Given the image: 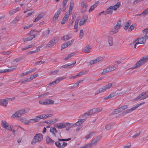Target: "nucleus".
I'll return each mask as SVG.
<instances>
[{
	"mask_svg": "<svg viewBox=\"0 0 148 148\" xmlns=\"http://www.w3.org/2000/svg\"><path fill=\"white\" fill-rule=\"evenodd\" d=\"M121 2H119L114 6H110L106 10L104 15L111 14L113 12V10H116L121 5Z\"/></svg>",
	"mask_w": 148,
	"mask_h": 148,
	"instance_id": "nucleus-1",
	"label": "nucleus"
},
{
	"mask_svg": "<svg viewBox=\"0 0 148 148\" xmlns=\"http://www.w3.org/2000/svg\"><path fill=\"white\" fill-rule=\"evenodd\" d=\"M148 55L143 57L134 66V68L139 67L141 65L145 64L148 60Z\"/></svg>",
	"mask_w": 148,
	"mask_h": 148,
	"instance_id": "nucleus-2",
	"label": "nucleus"
},
{
	"mask_svg": "<svg viewBox=\"0 0 148 148\" xmlns=\"http://www.w3.org/2000/svg\"><path fill=\"white\" fill-rule=\"evenodd\" d=\"M113 86L112 83H109L105 86H103L102 87L100 88L98 90L96 91L95 95H96L100 93L104 92L106 90L109 89Z\"/></svg>",
	"mask_w": 148,
	"mask_h": 148,
	"instance_id": "nucleus-3",
	"label": "nucleus"
},
{
	"mask_svg": "<svg viewBox=\"0 0 148 148\" xmlns=\"http://www.w3.org/2000/svg\"><path fill=\"white\" fill-rule=\"evenodd\" d=\"M43 139V136L42 134L39 133L36 134L34 137L31 144H35L36 143L41 142Z\"/></svg>",
	"mask_w": 148,
	"mask_h": 148,
	"instance_id": "nucleus-4",
	"label": "nucleus"
},
{
	"mask_svg": "<svg viewBox=\"0 0 148 148\" xmlns=\"http://www.w3.org/2000/svg\"><path fill=\"white\" fill-rule=\"evenodd\" d=\"M28 112V110H26L24 109H22L16 112L14 114L12 115V116L13 117H19L21 115L27 112Z\"/></svg>",
	"mask_w": 148,
	"mask_h": 148,
	"instance_id": "nucleus-5",
	"label": "nucleus"
},
{
	"mask_svg": "<svg viewBox=\"0 0 148 148\" xmlns=\"http://www.w3.org/2000/svg\"><path fill=\"white\" fill-rule=\"evenodd\" d=\"M58 41V38L57 37H54L47 45L45 48L48 49L54 45Z\"/></svg>",
	"mask_w": 148,
	"mask_h": 148,
	"instance_id": "nucleus-6",
	"label": "nucleus"
},
{
	"mask_svg": "<svg viewBox=\"0 0 148 148\" xmlns=\"http://www.w3.org/2000/svg\"><path fill=\"white\" fill-rule=\"evenodd\" d=\"M145 103V102H142V103H139L137 105H136L135 106L133 107L131 109H128L126 111L123 112L122 113V115H124L125 114H126L129 113L130 112L133 111L135 110L136 108H137L138 107H139L140 106L144 104Z\"/></svg>",
	"mask_w": 148,
	"mask_h": 148,
	"instance_id": "nucleus-7",
	"label": "nucleus"
},
{
	"mask_svg": "<svg viewBox=\"0 0 148 148\" xmlns=\"http://www.w3.org/2000/svg\"><path fill=\"white\" fill-rule=\"evenodd\" d=\"M145 103V102H142V103H139L137 105H136L135 106L133 107L131 109H128L126 111L123 112L122 113V115H124L125 114H126L129 113L130 112L133 111L135 110L136 108H137L138 107H139L140 106L144 104Z\"/></svg>",
	"mask_w": 148,
	"mask_h": 148,
	"instance_id": "nucleus-8",
	"label": "nucleus"
},
{
	"mask_svg": "<svg viewBox=\"0 0 148 148\" xmlns=\"http://www.w3.org/2000/svg\"><path fill=\"white\" fill-rule=\"evenodd\" d=\"M1 125L4 128L10 131L12 130V128L11 126L5 121L2 120L1 121Z\"/></svg>",
	"mask_w": 148,
	"mask_h": 148,
	"instance_id": "nucleus-9",
	"label": "nucleus"
},
{
	"mask_svg": "<svg viewBox=\"0 0 148 148\" xmlns=\"http://www.w3.org/2000/svg\"><path fill=\"white\" fill-rule=\"evenodd\" d=\"M55 127L58 129H61L65 127L66 125L70 126V124L69 123H58L55 125Z\"/></svg>",
	"mask_w": 148,
	"mask_h": 148,
	"instance_id": "nucleus-10",
	"label": "nucleus"
},
{
	"mask_svg": "<svg viewBox=\"0 0 148 148\" xmlns=\"http://www.w3.org/2000/svg\"><path fill=\"white\" fill-rule=\"evenodd\" d=\"M91 111L89 110L84 114L80 115V117L82 118V119L84 120L85 121H86L89 116L92 115Z\"/></svg>",
	"mask_w": 148,
	"mask_h": 148,
	"instance_id": "nucleus-11",
	"label": "nucleus"
},
{
	"mask_svg": "<svg viewBox=\"0 0 148 148\" xmlns=\"http://www.w3.org/2000/svg\"><path fill=\"white\" fill-rule=\"evenodd\" d=\"M147 39L145 38L144 36L140 38H137L134 41L133 43H134L137 41L139 44H144L146 40Z\"/></svg>",
	"mask_w": 148,
	"mask_h": 148,
	"instance_id": "nucleus-12",
	"label": "nucleus"
},
{
	"mask_svg": "<svg viewBox=\"0 0 148 148\" xmlns=\"http://www.w3.org/2000/svg\"><path fill=\"white\" fill-rule=\"evenodd\" d=\"M55 144L56 146L59 148H64L67 145V143L65 142H63L62 145H61L59 141L56 142Z\"/></svg>",
	"mask_w": 148,
	"mask_h": 148,
	"instance_id": "nucleus-13",
	"label": "nucleus"
},
{
	"mask_svg": "<svg viewBox=\"0 0 148 148\" xmlns=\"http://www.w3.org/2000/svg\"><path fill=\"white\" fill-rule=\"evenodd\" d=\"M71 14L69 12H66L62 21L61 22L62 24H64L66 21L68 19L69 15Z\"/></svg>",
	"mask_w": 148,
	"mask_h": 148,
	"instance_id": "nucleus-14",
	"label": "nucleus"
},
{
	"mask_svg": "<svg viewBox=\"0 0 148 148\" xmlns=\"http://www.w3.org/2000/svg\"><path fill=\"white\" fill-rule=\"evenodd\" d=\"M88 6L87 3L84 0H81L79 1V6L86 9Z\"/></svg>",
	"mask_w": 148,
	"mask_h": 148,
	"instance_id": "nucleus-15",
	"label": "nucleus"
},
{
	"mask_svg": "<svg viewBox=\"0 0 148 148\" xmlns=\"http://www.w3.org/2000/svg\"><path fill=\"white\" fill-rule=\"evenodd\" d=\"M61 12V9H59L55 12L54 16L53 17V20L56 21L58 19Z\"/></svg>",
	"mask_w": 148,
	"mask_h": 148,
	"instance_id": "nucleus-16",
	"label": "nucleus"
},
{
	"mask_svg": "<svg viewBox=\"0 0 148 148\" xmlns=\"http://www.w3.org/2000/svg\"><path fill=\"white\" fill-rule=\"evenodd\" d=\"M45 15V14L44 12H41L35 18L34 20V22L38 21L39 20L42 18Z\"/></svg>",
	"mask_w": 148,
	"mask_h": 148,
	"instance_id": "nucleus-17",
	"label": "nucleus"
},
{
	"mask_svg": "<svg viewBox=\"0 0 148 148\" xmlns=\"http://www.w3.org/2000/svg\"><path fill=\"white\" fill-rule=\"evenodd\" d=\"M88 19V16L87 15L83 16L82 18L81 19L79 23V25L80 26L84 25Z\"/></svg>",
	"mask_w": 148,
	"mask_h": 148,
	"instance_id": "nucleus-18",
	"label": "nucleus"
},
{
	"mask_svg": "<svg viewBox=\"0 0 148 148\" xmlns=\"http://www.w3.org/2000/svg\"><path fill=\"white\" fill-rule=\"evenodd\" d=\"M102 109L101 108H94L90 110V111H91V112L92 113V115L94 114L97 113L99 112H101Z\"/></svg>",
	"mask_w": 148,
	"mask_h": 148,
	"instance_id": "nucleus-19",
	"label": "nucleus"
},
{
	"mask_svg": "<svg viewBox=\"0 0 148 148\" xmlns=\"http://www.w3.org/2000/svg\"><path fill=\"white\" fill-rule=\"evenodd\" d=\"M66 77H60L58 79H57L56 80L53 81L52 82L50 83L49 84V86H51L53 84H55L58 83H59L60 81H62L64 79H66Z\"/></svg>",
	"mask_w": 148,
	"mask_h": 148,
	"instance_id": "nucleus-20",
	"label": "nucleus"
},
{
	"mask_svg": "<svg viewBox=\"0 0 148 148\" xmlns=\"http://www.w3.org/2000/svg\"><path fill=\"white\" fill-rule=\"evenodd\" d=\"M76 61H75L72 64L68 63V64H66L65 65L61 66L60 67L61 68H63L64 69L73 67L74 66V65L76 64Z\"/></svg>",
	"mask_w": 148,
	"mask_h": 148,
	"instance_id": "nucleus-21",
	"label": "nucleus"
},
{
	"mask_svg": "<svg viewBox=\"0 0 148 148\" xmlns=\"http://www.w3.org/2000/svg\"><path fill=\"white\" fill-rule=\"evenodd\" d=\"M91 49L89 45H88L82 49V51L85 53H89Z\"/></svg>",
	"mask_w": 148,
	"mask_h": 148,
	"instance_id": "nucleus-22",
	"label": "nucleus"
},
{
	"mask_svg": "<svg viewBox=\"0 0 148 148\" xmlns=\"http://www.w3.org/2000/svg\"><path fill=\"white\" fill-rule=\"evenodd\" d=\"M16 68V66H13L11 68L9 69H6L3 70H0V73H3L7 72L13 71Z\"/></svg>",
	"mask_w": 148,
	"mask_h": 148,
	"instance_id": "nucleus-23",
	"label": "nucleus"
},
{
	"mask_svg": "<svg viewBox=\"0 0 148 148\" xmlns=\"http://www.w3.org/2000/svg\"><path fill=\"white\" fill-rule=\"evenodd\" d=\"M85 122V120L82 119H78V121L74 123L73 126H79Z\"/></svg>",
	"mask_w": 148,
	"mask_h": 148,
	"instance_id": "nucleus-24",
	"label": "nucleus"
},
{
	"mask_svg": "<svg viewBox=\"0 0 148 148\" xmlns=\"http://www.w3.org/2000/svg\"><path fill=\"white\" fill-rule=\"evenodd\" d=\"M53 116V114L51 113H50L47 114H43L40 115L41 119H45L50 117H51Z\"/></svg>",
	"mask_w": 148,
	"mask_h": 148,
	"instance_id": "nucleus-25",
	"label": "nucleus"
},
{
	"mask_svg": "<svg viewBox=\"0 0 148 148\" xmlns=\"http://www.w3.org/2000/svg\"><path fill=\"white\" fill-rule=\"evenodd\" d=\"M99 1H97L93 5H92L90 8L89 9L88 12H91L95 8L97 7V5H98Z\"/></svg>",
	"mask_w": 148,
	"mask_h": 148,
	"instance_id": "nucleus-26",
	"label": "nucleus"
},
{
	"mask_svg": "<svg viewBox=\"0 0 148 148\" xmlns=\"http://www.w3.org/2000/svg\"><path fill=\"white\" fill-rule=\"evenodd\" d=\"M8 103L7 101L5 99H0V105L6 107Z\"/></svg>",
	"mask_w": 148,
	"mask_h": 148,
	"instance_id": "nucleus-27",
	"label": "nucleus"
},
{
	"mask_svg": "<svg viewBox=\"0 0 148 148\" xmlns=\"http://www.w3.org/2000/svg\"><path fill=\"white\" fill-rule=\"evenodd\" d=\"M101 138V136H97L91 142L94 145H96L99 141Z\"/></svg>",
	"mask_w": 148,
	"mask_h": 148,
	"instance_id": "nucleus-28",
	"label": "nucleus"
},
{
	"mask_svg": "<svg viewBox=\"0 0 148 148\" xmlns=\"http://www.w3.org/2000/svg\"><path fill=\"white\" fill-rule=\"evenodd\" d=\"M72 36V34H68L64 36L63 38H62V40H68L70 38H71Z\"/></svg>",
	"mask_w": 148,
	"mask_h": 148,
	"instance_id": "nucleus-29",
	"label": "nucleus"
},
{
	"mask_svg": "<svg viewBox=\"0 0 148 148\" xmlns=\"http://www.w3.org/2000/svg\"><path fill=\"white\" fill-rule=\"evenodd\" d=\"M45 105L52 104L54 103V101L51 99H47L45 100Z\"/></svg>",
	"mask_w": 148,
	"mask_h": 148,
	"instance_id": "nucleus-30",
	"label": "nucleus"
},
{
	"mask_svg": "<svg viewBox=\"0 0 148 148\" xmlns=\"http://www.w3.org/2000/svg\"><path fill=\"white\" fill-rule=\"evenodd\" d=\"M50 132L52 133L54 136H56V133H57V131L55 127H51L50 128Z\"/></svg>",
	"mask_w": 148,
	"mask_h": 148,
	"instance_id": "nucleus-31",
	"label": "nucleus"
},
{
	"mask_svg": "<svg viewBox=\"0 0 148 148\" xmlns=\"http://www.w3.org/2000/svg\"><path fill=\"white\" fill-rule=\"evenodd\" d=\"M121 22L120 21H119V22L117 23L116 25L114 26V29L116 30H118V29L121 27Z\"/></svg>",
	"mask_w": 148,
	"mask_h": 148,
	"instance_id": "nucleus-32",
	"label": "nucleus"
},
{
	"mask_svg": "<svg viewBox=\"0 0 148 148\" xmlns=\"http://www.w3.org/2000/svg\"><path fill=\"white\" fill-rule=\"evenodd\" d=\"M20 19V18L17 16L11 22V24L12 25L16 24Z\"/></svg>",
	"mask_w": 148,
	"mask_h": 148,
	"instance_id": "nucleus-33",
	"label": "nucleus"
},
{
	"mask_svg": "<svg viewBox=\"0 0 148 148\" xmlns=\"http://www.w3.org/2000/svg\"><path fill=\"white\" fill-rule=\"evenodd\" d=\"M32 119L33 123H34L39 121L41 118L40 115H39L36 116L35 118Z\"/></svg>",
	"mask_w": 148,
	"mask_h": 148,
	"instance_id": "nucleus-34",
	"label": "nucleus"
},
{
	"mask_svg": "<svg viewBox=\"0 0 148 148\" xmlns=\"http://www.w3.org/2000/svg\"><path fill=\"white\" fill-rule=\"evenodd\" d=\"M143 32L146 38H148V28L143 30Z\"/></svg>",
	"mask_w": 148,
	"mask_h": 148,
	"instance_id": "nucleus-35",
	"label": "nucleus"
},
{
	"mask_svg": "<svg viewBox=\"0 0 148 148\" xmlns=\"http://www.w3.org/2000/svg\"><path fill=\"white\" fill-rule=\"evenodd\" d=\"M108 42L109 45L111 46L113 44V38L111 36H108Z\"/></svg>",
	"mask_w": 148,
	"mask_h": 148,
	"instance_id": "nucleus-36",
	"label": "nucleus"
},
{
	"mask_svg": "<svg viewBox=\"0 0 148 148\" xmlns=\"http://www.w3.org/2000/svg\"><path fill=\"white\" fill-rule=\"evenodd\" d=\"M131 24V21L130 20L128 21L125 25V26L124 27V29H125V30H127L128 29L129 26Z\"/></svg>",
	"mask_w": 148,
	"mask_h": 148,
	"instance_id": "nucleus-37",
	"label": "nucleus"
},
{
	"mask_svg": "<svg viewBox=\"0 0 148 148\" xmlns=\"http://www.w3.org/2000/svg\"><path fill=\"white\" fill-rule=\"evenodd\" d=\"M58 121L56 119H54L51 120H48L47 121V123L52 124L57 122Z\"/></svg>",
	"mask_w": 148,
	"mask_h": 148,
	"instance_id": "nucleus-38",
	"label": "nucleus"
},
{
	"mask_svg": "<svg viewBox=\"0 0 148 148\" xmlns=\"http://www.w3.org/2000/svg\"><path fill=\"white\" fill-rule=\"evenodd\" d=\"M78 21L76 20L75 21V24L74 26V31L76 32L78 31Z\"/></svg>",
	"mask_w": 148,
	"mask_h": 148,
	"instance_id": "nucleus-39",
	"label": "nucleus"
},
{
	"mask_svg": "<svg viewBox=\"0 0 148 148\" xmlns=\"http://www.w3.org/2000/svg\"><path fill=\"white\" fill-rule=\"evenodd\" d=\"M46 141L47 143L49 144L53 143L54 142V141L49 137H47L46 138Z\"/></svg>",
	"mask_w": 148,
	"mask_h": 148,
	"instance_id": "nucleus-40",
	"label": "nucleus"
},
{
	"mask_svg": "<svg viewBox=\"0 0 148 148\" xmlns=\"http://www.w3.org/2000/svg\"><path fill=\"white\" fill-rule=\"evenodd\" d=\"M74 6V4L73 3H71L70 7L69 8V10L68 12H69L70 14H71L72 10Z\"/></svg>",
	"mask_w": 148,
	"mask_h": 148,
	"instance_id": "nucleus-41",
	"label": "nucleus"
},
{
	"mask_svg": "<svg viewBox=\"0 0 148 148\" xmlns=\"http://www.w3.org/2000/svg\"><path fill=\"white\" fill-rule=\"evenodd\" d=\"M87 72L86 71H85V70L83 71H82L78 73L76 75V76H77V77H80V76L85 74Z\"/></svg>",
	"mask_w": 148,
	"mask_h": 148,
	"instance_id": "nucleus-42",
	"label": "nucleus"
},
{
	"mask_svg": "<svg viewBox=\"0 0 148 148\" xmlns=\"http://www.w3.org/2000/svg\"><path fill=\"white\" fill-rule=\"evenodd\" d=\"M93 144L92 142L84 146L85 148H91L93 145Z\"/></svg>",
	"mask_w": 148,
	"mask_h": 148,
	"instance_id": "nucleus-43",
	"label": "nucleus"
},
{
	"mask_svg": "<svg viewBox=\"0 0 148 148\" xmlns=\"http://www.w3.org/2000/svg\"><path fill=\"white\" fill-rule=\"evenodd\" d=\"M119 31V30L115 29H112L110 30L109 33L111 34H113L116 33Z\"/></svg>",
	"mask_w": 148,
	"mask_h": 148,
	"instance_id": "nucleus-44",
	"label": "nucleus"
},
{
	"mask_svg": "<svg viewBox=\"0 0 148 148\" xmlns=\"http://www.w3.org/2000/svg\"><path fill=\"white\" fill-rule=\"evenodd\" d=\"M84 33L83 29L80 30L79 38V40L81 39L84 36Z\"/></svg>",
	"mask_w": 148,
	"mask_h": 148,
	"instance_id": "nucleus-45",
	"label": "nucleus"
},
{
	"mask_svg": "<svg viewBox=\"0 0 148 148\" xmlns=\"http://www.w3.org/2000/svg\"><path fill=\"white\" fill-rule=\"evenodd\" d=\"M20 120L21 121L24 123L25 125H27V123H28V120L26 118H23L20 119Z\"/></svg>",
	"mask_w": 148,
	"mask_h": 148,
	"instance_id": "nucleus-46",
	"label": "nucleus"
},
{
	"mask_svg": "<svg viewBox=\"0 0 148 148\" xmlns=\"http://www.w3.org/2000/svg\"><path fill=\"white\" fill-rule=\"evenodd\" d=\"M95 133L92 132H90L85 137V138L88 139L90 138L91 136H93Z\"/></svg>",
	"mask_w": 148,
	"mask_h": 148,
	"instance_id": "nucleus-47",
	"label": "nucleus"
},
{
	"mask_svg": "<svg viewBox=\"0 0 148 148\" xmlns=\"http://www.w3.org/2000/svg\"><path fill=\"white\" fill-rule=\"evenodd\" d=\"M110 72V70L109 68L108 67H107L103 70L102 72L101 73L102 75H104L107 73L109 72Z\"/></svg>",
	"mask_w": 148,
	"mask_h": 148,
	"instance_id": "nucleus-48",
	"label": "nucleus"
},
{
	"mask_svg": "<svg viewBox=\"0 0 148 148\" xmlns=\"http://www.w3.org/2000/svg\"><path fill=\"white\" fill-rule=\"evenodd\" d=\"M118 66H115V65H112L110 67H108V68L110 69V72L113 71L115 70L117 67Z\"/></svg>",
	"mask_w": 148,
	"mask_h": 148,
	"instance_id": "nucleus-49",
	"label": "nucleus"
},
{
	"mask_svg": "<svg viewBox=\"0 0 148 148\" xmlns=\"http://www.w3.org/2000/svg\"><path fill=\"white\" fill-rule=\"evenodd\" d=\"M49 32L50 30H47L45 31L44 32L43 36L44 37H47L49 34Z\"/></svg>",
	"mask_w": 148,
	"mask_h": 148,
	"instance_id": "nucleus-50",
	"label": "nucleus"
},
{
	"mask_svg": "<svg viewBox=\"0 0 148 148\" xmlns=\"http://www.w3.org/2000/svg\"><path fill=\"white\" fill-rule=\"evenodd\" d=\"M34 31V30H31L29 32L30 34H31V36L29 37H31V40H32L34 38H35L36 36V34H32V32Z\"/></svg>",
	"mask_w": 148,
	"mask_h": 148,
	"instance_id": "nucleus-51",
	"label": "nucleus"
},
{
	"mask_svg": "<svg viewBox=\"0 0 148 148\" xmlns=\"http://www.w3.org/2000/svg\"><path fill=\"white\" fill-rule=\"evenodd\" d=\"M113 126V124H110L107 125L106 126V128L107 130L110 129Z\"/></svg>",
	"mask_w": 148,
	"mask_h": 148,
	"instance_id": "nucleus-52",
	"label": "nucleus"
},
{
	"mask_svg": "<svg viewBox=\"0 0 148 148\" xmlns=\"http://www.w3.org/2000/svg\"><path fill=\"white\" fill-rule=\"evenodd\" d=\"M141 14H143V16H145L146 15L148 14V8L145 9L141 13Z\"/></svg>",
	"mask_w": 148,
	"mask_h": 148,
	"instance_id": "nucleus-53",
	"label": "nucleus"
},
{
	"mask_svg": "<svg viewBox=\"0 0 148 148\" xmlns=\"http://www.w3.org/2000/svg\"><path fill=\"white\" fill-rule=\"evenodd\" d=\"M16 12V10H14V9H13L9 11V14L10 15H12L14 14Z\"/></svg>",
	"mask_w": 148,
	"mask_h": 148,
	"instance_id": "nucleus-54",
	"label": "nucleus"
},
{
	"mask_svg": "<svg viewBox=\"0 0 148 148\" xmlns=\"http://www.w3.org/2000/svg\"><path fill=\"white\" fill-rule=\"evenodd\" d=\"M75 41L74 39H72L71 40L69 41L66 42L67 44V45L69 46L73 43Z\"/></svg>",
	"mask_w": 148,
	"mask_h": 148,
	"instance_id": "nucleus-55",
	"label": "nucleus"
},
{
	"mask_svg": "<svg viewBox=\"0 0 148 148\" xmlns=\"http://www.w3.org/2000/svg\"><path fill=\"white\" fill-rule=\"evenodd\" d=\"M140 131L136 132V134L132 136V137L134 138H136L140 135Z\"/></svg>",
	"mask_w": 148,
	"mask_h": 148,
	"instance_id": "nucleus-56",
	"label": "nucleus"
},
{
	"mask_svg": "<svg viewBox=\"0 0 148 148\" xmlns=\"http://www.w3.org/2000/svg\"><path fill=\"white\" fill-rule=\"evenodd\" d=\"M74 55V53H71L68 56H67L65 58V60H68L69 58L71 57L72 56Z\"/></svg>",
	"mask_w": 148,
	"mask_h": 148,
	"instance_id": "nucleus-57",
	"label": "nucleus"
},
{
	"mask_svg": "<svg viewBox=\"0 0 148 148\" xmlns=\"http://www.w3.org/2000/svg\"><path fill=\"white\" fill-rule=\"evenodd\" d=\"M68 46L67 45V44L66 42H65L61 46V49H64L65 48H66Z\"/></svg>",
	"mask_w": 148,
	"mask_h": 148,
	"instance_id": "nucleus-58",
	"label": "nucleus"
},
{
	"mask_svg": "<svg viewBox=\"0 0 148 148\" xmlns=\"http://www.w3.org/2000/svg\"><path fill=\"white\" fill-rule=\"evenodd\" d=\"M45 62L44 61H37L35 62V64L36 65H40L42 64H43Z\"/></svg>",
	"mask_w": 148,
	"mask_h": 148,
	"instance_id": "nucleus-59",
	"label": "nucleus"
},
{
	"mask_svg": "<svg viewBox=\"0 0 148 148\" xmlns=\"http://www.w3.org/2000/svg\"><path fill=\"white\" fill-rule=\"evenodd\" d=\"M74 21V19H72L71 21H70L68 26L67 27V28L69 29L70 28V27L72 25Z\"/></svg>",
	"mask_w": 148,
	"mask_h": 148,
	"instance_id": "nucleus-60",
	"label": "nucleus"
},
{
	"mask_svg": "<svg viewBox=\"0 0 148 148\" xmlns=\"http://www.w3.org/2000/svg\"><path fill=\"white\" fill-rule=\"evenodd\" d=\"M23 40L24 42H26L32 40L31 37H30L29 36L27 38H23Z\"/></svg>",
	"mask_w": 148,
	"mask_h": 148,
	"instance_id": "nucleus-61",
	"label": "nucleus"
},
{
	"mask_svg": "<svg viewBox=\"0 0 148 148\" xmlns=\"http://www.w3.org/2000/svg\"><path fill=\"white\" fill-rule=\"evenodd\" d=\"M116 95V92H113L111 93L109 95L110 97V98H111L112 97H114Z\"/></svg>",
	"mask_w": 148,
	"mask_h": 148,
	"instance_id": "nucleus-62",
	"label": "nucleus"
},
{
	"mask_svg": "<svg viewBox=\"0 0 148 148\" xmlns=\"http://www.w3.org/2000/svg\"><path fill=\"white\" fill-rule=\"evenodd\" d=\"M59 72V71L58 70H55L53 71H51L50 73V75H54L56 74Z\"/></svg>",
	"mask_w": 148,
	"mask_h": 148,
	"instance_id": "nucleus-63",
	"label": "nucleus"
},
{
	"mask_svg": "<svg viewBox=\"0 0 148 148\" xmlns=\"http://www.w3.org/2000/svg\"><path fill=\"white\" fill-rule=\"evenodd\" d=\"M131 146V143H129L127 144L123 148H130Z\"/></svg>",
	"mask_w": 148,
	"mask_h": 148,
	"instance_id": "nucleus-64",
	"label": "nucleus"
}]
</instances>
